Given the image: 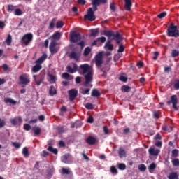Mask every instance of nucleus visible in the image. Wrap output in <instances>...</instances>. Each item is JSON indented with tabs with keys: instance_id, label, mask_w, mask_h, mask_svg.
<instances>
[{
	"instance_id": "4468645a",
	"label": "nucleus",
	"mask_w": 179,
	"mask_h": 179,
	"mask_svg": "<svg viewBox=\"0 0 179 179\" xmlns=\"http://www.w3.org/2000/svg\"><path fill=\"white\" fill-rule=\"evenodd\" d=\"M148 153L149 155H150V156H159V153H160V150L159 149L155 150V148H150L148 150Z\"/></svg>"
},
{
	"instance_id": "6ab92c4d",
	"label": "nucleus",
	"mask_w": 179,
	"mask_h": 179,
	"mask_svg": "<svg viewBox=\"0 0 179 179\" xmlns=\"http://www.w3.org/2000/svg\"><path fill=\"white\" fill-rule=\"evenodd\" d=\"M118 155L120 159H122L123 157H127V152H125V150L122 148H119Z\"/></svg>"
},
{
	"instance_id": "2f4dec72",
	"label": "nucleus",
	"mask_w": 179,
	"mask_h": 179,
	"mask_svg": "<svg viewBox=\"0 0 179 179\" xmlns=\"http://www.w3.org/2000/svg\"><path fill=\"white\" fill-rule=\"evenodd\" d=\"M22 154L24 155V157H29V150L27 148L24 147L22 150Z\"/></svg>"
},
{
	"instance_id": "09e8293b",
	"label": "nucleus",
	"mask_w": 179,
	"mask_h": 179,
	"mask_svg": "<svg viewBox=\"0 0 179 179\" xmlns=\"http://www.w3.org/2000/svg\"><path fill=\"white\" fill-rule=\"evenodd\" d=\"M69 157V154H66L63 156V163L68 164V158Z\"/></svg>"
},
{
	"instance_id": "5701e85b",
	"label": "nucleus",
	"mask_w": 179,
	"mask_h": 179,
	"mask_svg": "<svg viewBox=\"0 0 179 179\" xmlns=\"http://www.w3.org/2000/svg\"><path fill=\"white\" fill-rule=\"evenodd\" d=\"M49 94L50 96H55V94H57V89H55V87L54 85H51L49 89Z\"/></svg>"
},
{
	"instance_id": "f8f14e48",
	"label": "nucleus",
	"mask_w": 179,
	"mask_h": 179,
	"mask_svg": "<svg viewBox=\"0 0 179 179\" xmlns=\"http://www.w3.org/2000/svg\"><path fill=\"white\" fill-rule=\"evenodd\" d=\"M171 101L172 102L173 110H176V111H178V108L177 107V103H178V100L177 99V95H173L171 97Z\"/></svg>"
},
{
	"instance_id": "473e14b6",
	"label": "nucleus",
	"mask_w": 179,
	"mask_h": 179,
	"mask_svg": "<svg viewBox=\"0 0 179 179\" xmlns=\"http://www.w3.org/2000/svg\"><path fill=\"white\" fill-rule=\"evenodd\" d=\"M179 55V50H173L171 52V57L172 58H176V57H178Z\"/></svg>"
},
{
	"instance_id": "f3484780",
	"label": "nucleus",
	"mask_w": 179,
	"mask_h": 179,
	"mask_svg": "<svg viewBox=\"0 0 179 179\" xmlns=\"http://www.w3.org/2000/svg\"><path fill=\"white\" fill-rule=\"evenodd\" d=\"M108 0H92V5H100L107 3Z\"/></svg>"
},
{
	"instance_id": "20e7f679",
	"label": "nucleus",
	"mask_w": 179,
	"mask_h": 179,
	"mask_svg": "<svg viewBox=\"0 0 179 179\" xmlns=\"http://www.w3.org/2000/svg\"><path fill=\"white\" fill-rule=\"evenodd\" d=\"M167 34L169 37H179V31L174 23H171L170 27L167 29Z\"/></svg>"
},
{
	"instance_id": "6e6d98bb",
	"label": "nucleus",
	"mask_w": 179,
	"mask_h": 179,
	"mask_svg": "<svg viewBox=\"0 0 179 179\" xmlns=\"http://www.w3.org/2000/svg\"><path fill=\"white\" fill-rule=\"evenodd\" d=\"M124 50H125V48H124V45L121 44L119 45L117 52H124Z\"/></svg>"
},
{
	"instance_id": "1a4fd4ad",
	"label": "nucleus",
	"mask_w": 179,
	"mask_h": 179,
	"mask_svg": "<svg viewBox=\"0 0 179 179\" xmlns=\"http://www.w3.org/2000/svg\"><path fill=\"white\" fill-rule=\"evenodd\" d=\"M96 65L98 68L101 67V65L103 64V53L99 52L96 56V59H95Z\"/></svg>"
},
{
	"instance_id": "13d9d810",
	"label": "nucleus",
	"mask_w": 179,
	"mask_h": 179,
	"mask_svg": "<svg viewBox=\"0 0 179 179\" xmlns=\"http://www.w3.org/2000/svg\"><path fill=\"white\" fill-rule=\"evenodd\" d=\"M24 129L25 131H30V129H31V126H30L29 124H24Z\"/></svg>"
},
{
	"instance_id": "7c9ffc66",
	"label": "nucleus",
	"mask_w": 179,
	"mask_h": 179,
	"mask_svg": "<svg viewBox=\"0 0 179 179\" xmlns=\"http://www.w3.org/2000/svg\"><path fill=\"white\" fill-rule=\"evenodd\" d=\"M54 40H59L61 38V32L57 31L52 35Z\"/></svg>"
},
{
	"instance_id": "6e6552de",
	"label": "nucleus",
	"mask_w": 179,
	"mask_h": 179,
	"mask_svg": "<svg viewBox=\"0 0 179 179\" xmlns=\"http://www.w3.org/2000/svg\"><path fill=\"white\" fill-rule=\"evenodd\" d=\"M70 101H73L78 97V90L71 89L68 91Z\"/></svg>"
},
{
	"instance_id": "0e129e2a",
	"label": "nucleus",
	"mask_w": 179,
	"mask_h": 179,
	"mask_svg": "<svg viewBox=\"0 0 179 179\" xmlns=\"http://www.w3.org/2000/svg\"><path fill=\"white\" fill-rule=\"evenodd\" d=\"M10 122L13 125H17V117H15L14 119H11Z\"/></svg>"
},
{
	"instance_id": "3c124183",
	"label": "nucleus",
	"mask_w": 179,
	"mask_h": 179,
	"mask_svg": "<svg viewBox=\"0 0 179 179\" xmlns=\"http://www.w3.org/2000/svg\"><path fill=\"white\" fill-rule=\"evenodd\" d=\"M85 108H87V110H93V108H94V107L93 106V104L90 103H86Z\"/></svg>"
},
{
	"instance_id": "e433bc0d",
	"label": "nucleus",
	"mask_w": 179,
	"mask_h": 179,
	"mask_svg": "<svg viewBox=\"0 0 179 179\" xmlns=\"http://www.w3.org/2000/svg\"><path fill=\"white\" fill-rule=\"evenodd\" d=\"M172 164L174 167H179V159H172Z\"/></svg>"
},
{
	"instance_id": "0eeeda50",
	"label": "nucleus",
	"mask_w": 179,
	"mask_h": 179,
	"mask_svg": "<svg viewBox=\"0 0 179 179\" xmlns=\"http://www.w3.org/2000/svg\"><path fill=\"white\" fill-rule=\"evenodd\" d=\"M20 85H29L30 83V76L27 73L22 74L19 77Z\"/></svg>"
},
{
	"instance_id": "680f3d73",
	"label": "nucleus",
	"mask_w": 179,
	"mask_h": 179,
	"mask_svg": "<svg viewBox=\"0 0 179 179\" xmlns=\"http://www.w3.org/2000/svg\"><path fill=\"white\" fill-rule=\"evenodd\" d=\"M62 76L64 79L68 80L69 79V76H71V75H69L68 73H63Z\"/></svg>"
},
{
	"instance_id": "ddd939ff",
	"label": "nucleus",
	"mask_w": 179,
	"mask_h": 179,
	"mask_svg": "<svg viewBox=\"0 0 179 179\" xmlns=\"http://www.w3.org/2000/svg\"><path fill=\"white\" fill-rule=\"evenodd\" d=\"M33 78L34 80L35 83L36 84V86H40L41 83H43V81L44 80V76H37V78H36V75L33 76Z\"/></svg>"
},
{
	"instance_id": "a878e982",
	"label": "nucleus",
	"mask_w": 179,
	"mask_h": 179,
	"mask_svg": "<svg viewBox=\"0 0 179 179\" xmlns=\"http://www.w3.org/2000/svg\"><path fill=\"white\" fill-rule=\"evenodd\" d=\"M92 97H100L101 94H100V92L97 89H94L92 90Z\"/></svg>"
},
{
	"instance_id": "37998d69",
	"label": "nucleus",
	"mask_w": 179,
	"mask_h": 179,
	"mask_svg": "<svg viewBox=\"0 0 179 179\" xmlns=\"http://www.w3.org/2000/svg\"><path fill=\"white\" fill-rule=\"evenodd\" d=\"M166 16H167V13L166 11H164V12L161 13L160 14H159L157 15V17L159 19H163L164 17H166Z\"/></svg>"
},
{
	"instance_id": "864d4df0",
	"label": "nucleus",
	"mask_w": 179,
	"mask_h": 179,
	"mask_svg": "<svg viewBox=\"0 0 179 179\" xmlns=\"http://www.w3.org/2000/svg\"><path fill=\"white\" fill-rule=\"evenodd\" d=\"M153 117H154V118H156V119L160 118V113H159V111H154Z\"/></svg>"
},
{
	"instance_id": "79ce46f5",
	"label": "nucleus",
	"mask_w": 179,
	"mask_h": 179,
	"mask_svg": "<svg viewBox=\"0 0 179 179\" xmlns=\"http://www.w3.org/2000/svg\"><path fill=\"white\" fill-rule=\"evenodd\" d=\"M15 6H13L12 4H9L8 6L7 10H8V12L12 13V12H13V10H15Z\"/></svg>"
},
{
	"instance_id": "c03bdc74",
	"label": "nucleus",
	"mask_w": 179,
	"mask_h": 179,
	"mask_svg": "<svg viewBox=\"0 0 179 179\" xmlns=\"http://www.w3.org/2000/svg\"><path fill=\"white\" fill-rule=\"evenodd\" d=\"M57 29H62L64 27V22L62 21H58L56 24Z\"/></svg>"
},
{
	"instance_id": "f257e3e1",
	"label": "nucleus",
	"mask_w": 179,
	"mask_h": 179,
	"mask_svg": "<svg viewBox=\"0 0 179 179\" xmlns=\"http://www.w3.org/2000/svg\"><path fill=\"white\" fill-rule=\"evenodd\" d=\"M73 70L74 72H80V75L84 76L85 82L83 84L85 87H93V85L90 84L93 82V69L87 64H81L78 67V64H73Z\"/></svg>"
},
{
	"instance_id": "bf43d9fd",
	"label": "nucleus",
	"mask_w": 179,
	"mask_h": 179,
	"mask_svg": "<svg viewBox=\"0 0 179 179\" xmlns=\"http://www.w3.org/2000/svg\"><path fill=\"white\" fill-rule=\"evenodd\" d=\"M150 171H151V170H155V169H156V164L155 163H152L151 164H150L149 167H148Z\"/></svg>"
},
{
	"instance_id": "49530a36",
	"label": "nucleus",
	"mask_w": 179,
	"mask_h": 179,
	"mask_svg": "<svg viewBox=\"0 0 179 179\" xmlns=\"http://www.w3.org/2000/svg\"><path fill=\"white\" fill-rule=\"evenodd\" d=\"M106 41H107V38H106V37H104V36H101V37H99L97 38L98 43H106Z\"/></svg>"
},
{
	"instance_id": "c756f323",
	"label": "nucleus",
	"mask_w": 179,
	"mask_h": 179,
	"mask_svg": "<svg viewBox=\"0 0 179 179\" xmlns=\"http://www.w3.org/2000/svg\"><path fill=\"white\" fill-rule=\"evenodd\" d=\"M90 52H92V48L90 47L85 48L83 52L84 57H87Z\"/></svg>"
},
{
	"instance_id": "a18cd8bd",
	"label": "nucleus",
	"mask_w": 179,
	"mask_h": 179,
	"mask_svg": "<svg viewBox=\"0 0 179 179\" xmlns=\"http://www.w3.org/2000/svg\"><path fill=\"white\" fill-rule=\"evenodd\" d=\"M12 144H13V146L15 148V149H20V148L22 147V144L17 142H13Z\"/></svg>"
},
{
	"instance_id": "7ed1b4c3",
	"label": "nucleus",
	"mask_w": 179,
	"mask_h": 179,
	"mask_svg": "<svg viewBox=\"0 0 179 179\" xmlns=\"http://www.w3.org/2000/svg\"><path fill=\"white\" fill-rule=\"evenodd\" d=\"M93 8H89L87 10V14L84 16L85 20H89L90 22H94L96 20V15H94V12L97 10V6L99 5H92Z\"/></svg>"
},
{
	"instance_id": "8fccbe9b",
	"label": "nucleus",
	"mask_w": 179,
	"mask_h": 179,
	"mask_svg": "<svg viewBox=\"0 0 179 179\" xmlns=\"http://www.w3.org/2000/svg\"><path fill=\"white\" fill-rule=\"evenodd\" d=\"M49 50H50L51 54H57V52H58V49H57V48H55V47L49 48Z\"/></svg>"
},
{
	"instance_id": "052dcab7",
	"label": "nucleus",
	"mask_w": 179,
	"mask_h": 179,
	"mask_svg": "<svg viewBox=\"0 0 179 179\" xmlns=\"http://www.w3.org/2000/svg\"><path fill=\"white\" fill-rule=\"evenodd\" d=\"M67 72H69V73H75V71L72 67H71V66H67Z\"/></svg>"
},
{
	"instance_id": "5fc2aeb1",
	"label": "nucleus",
	"mask_w": 179,
	"mask_h": 179,
	"mask_svg": "<svg viewBox=\"0 0 179 179\" xmlns=\"http://www.w3.org/2000/svg\"><path fill=\"white\" fill-rule=\"evenodd\" d=\"M15 16H20V15H22V10H20V8L15 9Z\"/></svg>"
},
{
	"instance_id": "f03ea898",
	"label": "nucleus",
	"mask_w": 179,
	"mask_h": 179,
	"mask_svg": "<svg viewBox=\"0 0 179 179\" xmlns=\"http://www.w3.org/2000/svg\"><path fill=\"white\" fill-rule=\"evenodd\" d=\"M103 34L109 38L113 37L112 40H115L117 44H121V41H122V36L118 31L114 32L113 31L104 30Z\"/></svg>"
},
{
	"instance_id": "e2e57ef3",
	"label": "nucleus",
	"mask_w": 179,
	"mask_h": 179,
	"mask_svg": "<svg viewBox=\"0 0 179 179\" xmlns=\"http://www.w3.org/2000/svg\"><path fill=\"white\" fill-rule=\"evenodd\" d=\"M110 9L112 10V12H115V4H114V3H110Z\"/></svg>"
},
{
	"instance_id": "9d476101",
	"label": "nucleus",
	"mask_w": 179,
	"mask_h": 179,
	"mask_svg": "<svg viewBox=\"0 0 179 179\" xmlns=\"http://www.w3.org/2000/svg\"><path fill=\"white\" fill-rule=\"evenodd\" d=\"M99 69L102 72L101 76L105 78L106 76H107V72L110 71V67L108 64H104L101 66V67H99Z\"/></svg>"
},
{
	"instance_id": "aec40b11",
	"label": "nucleus",
	"mask_w": 179,
	"mask_h": 179,
	"mask_svg": "<svg viewBox=\"0 0 179 179\" xmlns=\"http://www.w3.org/2000/svg\"><path fill=\"white\" fill-rule=\"evenodd\" d=\"M86 142L88 143V145H93L94 143H96V138L90 136L87 139Z\"/></svg>"
},
{
	"instance_id": "dca6fc26",
	"label": "nucleus",
	"mask_w": 179,
	"mask_h": 179,
	"mask_svg": "<svg viewBox=\"0 0 179 179\" xmlns=\"http://www.w3.org/2000/svg\"><path fill=\"white\" fill-rule=\"evenodd\" d=\"M132 6V0H124V9L126 10H131Z\"/></svg>"
},
{
	"instance_id": "338daca9",
	"label": "nucleus",
	"mask_w": 179,
	"mask_h": 179,
	"mask_svg": "<svg viewBox=\"0 0 179 179\" xmlns=\"http://www.w3.org/2000/svg\"><path fill=\"white\" fill-rule=\"evenodd\" d=\"M120 80H121L122 82H127L128 80V78H127V77L124 76H120L119 78Z\"/></svg>"
},
{
	"instance_id": "de8ad7c7",
	"label": "nucleus",
	"mask_w": 179,
	"mask_h": 179,
	"mask_svg": "<svg viewBox=\"0 0 179 179\" xmlns=\"http://www.w3.org/2000/svg\"><path fill=\"white\" fill-rule=\"evenodd\" d=\"M138 169L140 171H146V166L143 164H141L138 166Z\"/></svg>"
},
{
	"instance_id": "4be33fe9",
	"label": "nucleus",
	"mask_w": 179,
	"mask_h": 179,
	"mask_svg": "<svg viewBox=\"0 0 179 179\" xmlns=\"http://www.w3.org/2000/svg\"><path fill=\"white\" fill-rule=\"evenodd\" d=\"M42 68L43 66H41V64H36V65L32 67V72H34V73H37V72L41 71Z\"/></svg>"
},
{
	"instance_id": "412c9836",
	"label": "nucleus",
	"mask_w": 179,
	"mask_h": 179,
	"mask_svg": "<svg viewBox=\"0 0 179 179\" xmlns=\"http://www.w3.org/2000/svg\"><path fill=\"white\" fill-rule=\"evenodd\" d=\"M105 48H107L108 51H113V50H114V45L111 44L110 40L108 41L107 43L105 44Z\"/></svg>"
},
{
	"instance_id": "423d86ee",
	"label": "nucleus",
	"mask_w": 179,
	"mask_h": 179,
	"mask_svg": "<svg viewBox=\"0 0 179 179\" xmlns=\"http://www.w3.org/2000/svg\"><path fill=\"white\" fill-rule=\"evenodd\" d=\"M80 40H82V36L80 33L73 31L70 34V41L71 43H78V41H80Z\"/></svg>"
},
{
	"instance_id": "cd10ccee",
	"label": "nucleus",
	"mask_w": 179,
	"mask_h": 179,
	"mask_svg": "<svg viewBox=\"0 0 179 179\" xmlns=\"http://www.w3.org/2000/svg\"><path fill=\"white\" fill-rule=\"evenodd\" d=\"M32 131H34V135H40L41 134V129L38 127H32Z\"/></svg>"
},
{
	"instance_id": "2eb2a0df",
	"label": "nucleus",
	"mask_w": 179,
	"mask_h": 179,
	"mask_svg": "<svg viewBox=\"0 0 179 179\" xmlns=\"http://www.w3.org/2000/svg\"><path fill=\"white\" fill-rule=\"evenodd\" d=\"M47 59V54H43L41 57L36 60L35 64L41 65Z\"/></svg>"
},
{
	"instance_id": "72a5a7b5",
	"label": "nucleus",
	"mask_w": 179,
	"mask_h": 179,
	"mask_svg": "<svg viewBox=\"0 0 179 179\" xmlns=\"http://www.w3.org/2000/svg\"><path fill=\"white\" fill-rule=\"evenodd\" d=\"M110 170L112 174H118V169H117L114 166H110Z\"/></svg>"
},
{
	"instance_id": "c85d7f7f",
	"label": "nucleus",
	"mask_w": 179,
	"mask_h": 179,
	"mask_svg": "<svg viewBox=\"0 0 179 179\" xmlns=\"http://www.w3.org/2000/svg\"><path fill=\"white\" fill-rule=\"evenodd\" d=\"M48 152H51L54 155H58V150L57 148H52V146H51V145H50L48 148Z\"/></svg>"
},
{
	"instance_id": "ea45409f",
	"label": "nucleus",
	"mask_w": 179,
	"mask_h": 179,
	"mask_svg": "<svg viewBox=\"0 0 179 179\" xmlns=\"http://www.w3.org/2000/svg\"><path fill=\"white\" fill-rule=\"evenodd\" d=\"M48 76L50 79V82H52V83H55V82L57 80V77H55V76H54L52 74H48Z\"/></svg>"
},
{
	"instance_id": "603ef678",
	"label": "nucleus",
	"mask_w": 179,
	"mask_h": 179,
	"mask_svg": "<svg viewBox=\"0 0 179 179\" xmlns=\"http://www.w3.org/2000/svg\"><path fill=\"white\" fill-rule=\"evenodd\" d=\"M178 156V150L174 149L172 150V157H177Z\"/></svg>"
},
{
	"instance_id": "a211bd4d",
	"label": "nucleus",
	"mask_w": 179,
	"mask_h": 179,
	"mask_svg": "<svg viewBox=\"0 0 179 179\" xmlns=\"http://www.w3.org/2000/svg\"><path fill=\"white\" fill-rule=\"evenodd\" d=\"M4 103H6V104H12L13 106L17 104V101L13 100L12 98H5Z\"/></svg>"
},
{
	"instance_id": "f704fd0d",
	"label": "nucleus",
	"mask_w": 179,
	"mask_h": 179,
	"mask_svg": "<svg viewBox=\"0 0 179 179\" xmlns=\"http://www.w3.org/2000/svg\"><path fill=\"white\" fill-rule=\"evenodd\" d=\"M62 174H71V170L69 168H62Z\"/></svg>"
},
{
	"instance_id": "4c0bfd02",
	"label": "nucleus",
	"mask_w": 179,
	"mask_h": 179,
	"mask_svg": "<svg viewBox=\"0 0 179 179\" xmlns=\"http://www.w3.org/2000/svg\"><path fill=\"white\" fill-rule=\"evenodd\" d=\"M117 167L119 170H125V169H127V165H125L124 163H120L117 164Z\"/></svg>"
},
{
	"instance_id": "69168bd1",
	"label": "nucleus",
	"mask_w": 179,
	"mask_h": 179,
	"mask_svg": "<svg viewBox=\"0 0 179 179\" xmlns=\"http://www.w3.org/2000/svg\"><path fill=\"white\" fill-rule=\"evenodd\" d=\"M89 92H90V88H87L85 90H82V94H90Z\"/></svg>"
},
{
	"instance_id": "a19ab883",
	"label": "nucleus",
	"mask_w": 179,
	"mask_h": 179,
	"mask_svg": "<svg viewBox=\"0 0 179 179\" xmlns=\"http://www.w3.org/2000/svg\"><path fill=\"white\" fill-rule=\"evenodd\" d=\"M173 87L176 90H179V80H175Z\"/></svg>"
},
{
	"instance_id": "58836bf2",
	"label": "nucleus",
	"mask_w": 179,
	"mask_h": 179,
	"mask_svg": "<svg viewBox=\"0 0 179 179\" xmlns=\"http://www.w3.org/2000/svg\"><path fill=\"white\" fill-rule=\"evenodd\" d=\"M6 42L7 45H10V43H12V36H10V34L8 35Z\"/></svg>"
},
{
	"instance_id": "b1692460",
	"label": "nucleus",
	"mask_w": 179,
	"mask_h": 179,
	"mask_svg": "<svg viewBox=\"0 0 179 179\" xmlns=\"http://www.w3.org/2000/svg\"><path fill=\"white\" fill-rule=\"evenodd\" d=\"M99 28H96L95 29H91L90 30V36L91 37H96L99 35Z\"/></svg>"
},
{
	"instance_id": "9b49d317",
	"label": "nucleus",
	"mask_w": 179,
	"mask_h": 179,
	"mask_svg": "<svg viewBox=\"0 0 179 179\" xmlns=\"http://www.w3.org/2000/svg\"><path fill=\"white\" fill-rule=\"evenodd\" d=\"M70 59H76V61H79L80 58V52L79 51H72L69 55Z\"/></svg>"
},
{
	"instance_id": "4d7b16f0",
	"label": "nucleus",
	"mask_w": 179,
	"mask_h": 179,
	"mask_svg": "<svg viewBox=\"0 0 179 179\" xmlns=\"http://www.w3.org/2000/svg\"><path fill=\"white\" fill-rule=\"evenodd\" d=\"M6 125V122L4 120L0 118V128H3Z\"/></svg>"
},
{
	"instance_id": "c9c22d12",
	"label": "nucleus",
	"mask_w": 179,
	"mask_h": 179,
	"mask_svg": "<svg viewBox=\"0 0 179 179\" xmlns=\"http://www.w3.org/2000/svg\"><path fill=\"white\" fill-rule=\"evenodd\" d=\"M55 22H57V20L55 18H53L49 24V29H54L55 26Z\"/></svg>"
},
{
	"instance_id": "774afa93",
	"label": "nucleus",
	"mask_w": 179,
	"mask_h": 179,
	"mask_svg": "<svg viewBox=\"0 0 179 179\" xmlns=\"http://www.w3.org/2000/svg\"><path fill=\"white\" fill-rule=\"evenodd\" d=\"M136 66H138V68H142V66H143V62L142 61L138 62L136 64Z\"/></svg>"
},
{
	"instance_id": "393cba45",
	"label": "nucleus",
	"mask_w": 179,
	"mask_h": 179,
	"mask_svg": "<svg viewBox=\"0 0 179 179\" xmlns=\"http://www.w3.org/2000/svg\"><path fill=\"white\" fill-rule=\"evenodd\" d=\"M169 179H178V173L177 172H172L168 176Z\"/></svg>"
},
{
	"instance_id": "39448f33",
	"label": "nucleus",
	"mask_w": 179,
	"mask_h": 179,
	"mask_svg": "<svg viewBox=\"0 0 179 179\" xmlns=\"http://www.w3.org/2000/svg\"><path fill=\"white\" fill-rule=\"evenodd\" d=\"M21 41L22 43H23V44H24V45L26 46L29 45L30 43L33 41V34L30 33L24 34Z\"/></svg>"
},
{
	"instance_id": "bb28decb",
	"label": "nucleus",
	"mask_w": 179,
	"mask_h": 179,
	"mask_svg": "<svg viewBox=\"0 0 179 179\" xmlns=\"http://www.w3.org/2000/svg\"><path fill=\"white\" fill-rule=\"evenodd\" d=\"M122 92L123 93H129V92H131V87L128 85L122 86Z\"/></svg>"
}]
</instances>
